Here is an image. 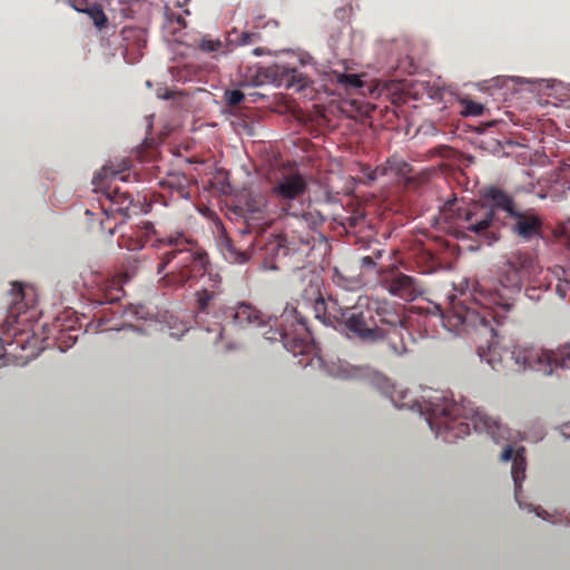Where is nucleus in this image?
<instances>
[{"instance_id": "obj_1", "label": "nucleus", "mask_w": 570, "mask_h": 570, "mask_svg": "<svg viewBox=\"0 0 570 570\" xmlns=\"http://www.w3.org/2000/svg\"><path fill=\"white\" fill-rule=\"evenodd\" d=\"M439 224L456 239H498V230L508 226L524 242L541 238L543 220L531 210L515 208L513 198L491 186L476 202L451 197L440 207Z\"/></svg>"}, {"instance_id": "obj_2", "label": "nucleus", "mask_w": 570, "mask_h": 570, "mask_svg": "<svg viewBox=\"0 0 570 570\" xmlns=\"http://www.w3.org/2000/svg\"><path fill=\"white\" fill-rule=\"evenodd\" d=\"M146 245L159 250L156 274L161 276L159 282L166 287L191 285L204 276L208 266V256L203 248L181 232L158 236L153 224L144 223L129 228V233L119 238V246L128 250H138Z\"/></svg>"}, {"instance_id": "obj_3", "label": "nucleus", "mask_w": 570, "mask_h": 570, "mask_svg": "<svg viewBox=\"0 0 570 570\" xmlns=\"http://www.w3.org/2000/svg\"><path fill=\"white\" fill-rule=\"evenodd\" d=\"M306 193V179L298 171L285 174L273 183L269 196L287 216V228L278 237V253L284 256L308 257L316 244L322 245V235L316 226L324 223V215L309 206H304L302 197Z\"/></svg>"}, {"instance_id": "obj_4", "label": "nucleus", "mask_w": 570, "mask_h": 570, "mask_svg": "<svg viewBox=\"0 0 570 570\" xmlns=\"http://www.w3.org/2000/svg\"><path fill=\"white\" fill-rule=\"evenodd\" d=\"M303 298L315 303V315L323 313V317L344 324L346 331L361 341L376 342L384 340L387 333L380 327L382 324L392 326V334L400 338V330L395 327L400 318L387 305L368 297H358L356 304L342 306L336 298L324 299L320 295V281L314 274L308 275V286L303 291Z\"/></svg>"}, {"instance_id": "obj_5", "label": "nucleus", "mask_w": 570, "mask_h": 570, "mask_svg": "<svg viewBox=\"0 0 570 570\" xmlns=\"http://www.w3.org/2000/svg\"><path fill=\"white\" fill-rule=\"evenodd\" d=\"M214 318L217 324L223 328L232 326L234 328H266L263 332V337L267 341H279L283 343L285 350L293 353V355H304L309 350V333L306 326V318L302 316L298 307L287 305L283 308V313L273 318V325H269L271 320L264 321L261 311L248 303H239L230 307H222L215 311Z\"/></svg>"}, {"instance_id": "obj_6", "label": "nucleus", "mask_w": 570, "mask_h": 570, "mask_svg": "<svg viewBox=\"0 0 570 570\" xmlns=\"http://www.w3.org/2000/svg\"><path fill=\"white\" fill-rule=\"evenodd\" d=\"M421 412L426 414L430 430L448 443L465 438L469 434V426H472L478 434H487L497 443L507 438L505 426L497 419L489 416L469 402H453L439 392L424 396Z\"/></svg>"}, {"instance_id": "obj_7", "label": "nucleus", "mask_w": 570, "mask_h": 570, "mask_svg": "<svg viewBox=\"0 0 570 570\" xmlns=\"http://www.w3.org/2000/svg\"><path fill=\"white\" fill-rule=\"evenodd\" d=\"M513 306L511 297L498 289H489L480 284L472 292V304L462 301L450 302L446 322L454 330H473L487 338L488 350L495 347V326L501 323L499 312H507Z\"/></svg>"}, {"instance_id": "obj_8", "label": "nucleus", "mask_w": 570, "mask_h": 570, "mask_svg": "<svg viewBox=\"0 0 570 570\" xmlns=\"http://www.w3.org/2000/svg\"><path fill=\"white\" fill-rule=\"evenodd\" d=\"M512 360L522 371L551 376L558 368H570V340L556 350L534 345H514Z\"/></svg>"}, {"instance_id": "obj_9", "label": "nucleus", "mask_w": 570, "mask_h": 570, "mask_svg": "<svg viewBox=\"0 0 570 570\" xmlns=\"http://www.w3.org/2000/svg\"><path fill=\"white\" fill-rule=\"evenodd\" d=\"M540 279H549V271L537 264L535 256L523 250H514L505 255L502 276H500L504 292L519 289L524 281L535 283Z\"/></svg>"}, {"instance_id": "obj_10", "label": "nucleus", "mask_w": 570, "mask_h": 570, "mask_svg": "<svg viewBox=\"0 0 570 570\" xmlns=\"http://www.w3.org/2000/svg\"><path fill=\"white\" fill-rule=\"evenodd\" d=\"M126 179L127 175L121 169L115 170L111 166L101 167L98 175L94 177V186L101 190V195L108 202V205L101 204V209L108 217H112L115 214L127 215L129 213L132 204L129 191L120 190L118 186L110 184L116 180L125 181Z\"/></svg>"}, {"instance_id": "obj_11", "label": "nucleus", "mask_w": 570, "mask_h": 570, "mask_svg": "<svg viewBox=\"0 0 570 570\" xmlns=\"http://www.w3.org/2000/svg\"><path fill=\"white\" fill-rule=\"evenodd\" d=\"M381 283L386 292L405 302H412L425 292L420 279L404 275L396 266H391L381 272Z\"/></svg>"}, {"instance_id": "obj_12", "label": "nucleus", "mask_w": 570, "mask_h": 570, "mask_svg": "<svg viewBox=\"0 0 570 570\" xmlns=\"http://www.w3.org/2000/svg\"><path fill=\"white\" fill-rule=\"evenodd\" d=\"M209 277V285L203 286L202 289L195 292V311H197V318H203L215 312H218L223 306L218 303L220 296V276L210 272H205Z\"/></svg>"}, {"instance_id": "obj_13", "label": "nucleus", "mask_w": 570, "mask_h": 570, "mask_svg": "<svg viewBox=\"0 0 570 570\" xmlns=\"http://www.w3.org/2000/svg\"><path fill=\"white\" fill-rule=\"evenodd\" d=\"M525 449L518 448L513 450L510 445H505L500 454V460L504 462L512 461V481H514V497L519 500L521 492V482L525 479Z\"/></svg>"}, {"instance_id": "obj_14", "label": "nucleus", "mask_w": 570, "mask_h": 570, "mask_svg": "<svg viewBox=\"0 0 570 570\" xmlns=\"http://www.w3.org/2000/svg\"><path fill=\"white\" fill-rule=\"evenodd\" d=\"M245 206H247V212L253 215V218H261L264 215L269 214H283L284 212L276 206V204L271 199L269 196L266 195H252L249 196V199H247V203H245Z\"/></svg>"}, {"instance_id": "obj_15", "label": "nucleus", "mask_w": 570, "mask_h": 570, "mask_svg": "<svg viewBox=\"0 0 570 570\" xmlns=\"http://www.w3.org/2000/svg\"><path fill=\"white\" fill-rule=\"evenodd\" d=\"M122 297V289L119 286V283L115 279H107L101 282L100 289H98V294H96V303L104 304H115L120 301Z\"/></svg>"}, {"instance_id": "obj_16", "label": "nucleus", "mask_w": 570, "mask_h": 570, "mask_svg": "<svg viewBox=\"0 0 570 570\" xmlns=\"http://www.w3.org/2000/svg\"><path fill=\"white\" fill-rule=\"evenodd\" d=\"M414 264L422 275H429L440 266V259L431 249L421 248L414 253Z\"/></svg>"}, {"instance_id": "obj_17", "label": "nucleus", "mask_w": 570, "mask_h": 570, "mask_svg": "<svg viewBox=\"0 0 570 570\" xmlns=\"http://www.w3.org/2000/svg\"><path fill=\"white\" fill-rule=\"evenodd\" d=\"M76 11L88 14V17L91 19V22H94V26L100 30L107 26V17L105 16V12H102L101 7L97 4L91 7L76 6Z\"/></svg>"}, {"instance_id": "obj_18", "label": "nucleus", "mask_w": 570, "mask_h": 570, "mask_svg": "<svg viewBox=\"0 0 570 570\" xmlns=\"http://www.w3.org/2000/svg\"><path fill=\"white\" fill-rule=\"evenodd\" d=\"M551 282L548 279H540L537 282L524 281L525 286V297L538 302L541 299V294L549 288V284Z\"/></svg>"}, {"instance_id": "obj_19", "label": "nucleus", "mask_w": 570, "mask_h": 570, "mask_svg": "<svg viewBox=\"0 0 570 570\" xmlns=\"http://www.w3.org/2000/svg\"><path fill=\"white\" fill-rule=\"evenodd\" d=\"M336 82L345 87L346 90H356L364 86V82L355 73H338Z\"/></svg>"}, {"instance_id": "obj_20", "label": "nucleus", "mask_w": 570, "mask_h": 570, "mask_svg": "<svg viewBox=\"0 0 570 570\" xmlns=\"http://www.w3.org/2000/svg\"><path fill=\"white\" fill-rule=\"evenodd\" d=\"M199 50L205 53L220 52L223 50V42L218 39L203 38L202 41H199Z\"/></svg>"}, {"instance_id": "obj_21", "label": "nucleus", "mask_w": 570, "mask_h": 570, "mask_svg": "<svg viewBox=\"0 0 570 570\" xmlns=\"http://www.w3.org/2000/svg\"><path fill=\"white\" fill-rule=\"evenodd\" d=\"M335 283L336 285L346 288V291H354L355 288L360 287L362 282H360V279L356 277L345 278L343 275L336 272Z\"/></svg>"}, {"instance_id": "obj_22", "label": "nucleus", "mask_w": 570, "mask_h": 570, "mask_svg": "<svg viewBox=\"0 0 570 570\" xmlns=\"http://www.w3.org/2000/svg\"><path fill=\"white\" fill-rule=\"evenodd\" d=\"M223 98H225V102H227V106L236 107L244 99V95L242 94L240 90H228V91H225V95H223Z\"/></svg>"}, {"instance_id": "obj_23", "label": "nucleus", "mask_w": 570, "mask_h": 570, "mask_svg": "<svg viewBox=\"0 0 570 570\" xmlns=\"http://www.w3.org/2000/svg\"><path fill=\"white\" fill-rule=\"evenodd\" d=\"M382 257V250L376 249L373 252L372 255H365L363 258H361V267H363L366 271H371L375 266V262Z\"/></svg>"}, {"instance_id": "obj_24", "label": "nucleus", "mask_w": 570, "mask_h": 570, "mask_svg": "<svg viewBox=\"0 0 570 570\" xmlns=\"http://www.w3.org/2000/svg\"><path fill=\"white\" fill-rule=\"evenodd\" d=\"M464 114L470 117H480L483 114V106L476 101L466 100L464 102Z\"/></svg>"}, {"instance_id": "obj_25", "label": "nucleus", "mask_w": 570, "mask_h": 570, "mask_svg": "<svg viewBox=\"0 0 570 570\" xmlns=\"http://www.w3.org/2000/svg\"><path fill=\"white\" fill-rule=\"evenodd\" d=\"M429 154H430V156H433V157L446 158L450 156V148L444 145L438 146V147H434L433 149H430Z\"/></svg>"}, {"instance_id": "obj_26", "label": "nucleus", "mask_w": 570, "mask_h": 570, "mask_svg": "<svg viewBox=\"0 0 570 570\" xmlns=\"http://www.w3.org/2000/svg\"><path fill=\"white\" fill-rule=\"evenodd\" d=\"M389 346H391L392 353L402 355L405 353V346L403 345L402 341H399V343L393 341V337H389Z\"/></svg>"}, {"instance_id": "obj_27", "label": "nucleus", "mask_w": 570, "mask_h": 570, "mask_svg": "<svg viewBox=\"0 0 570 570\" xmlns=\"http://www.w3.org/2000/svg\"><path fill=\"white\" fill-rule=\"evenodd\" d=\"M257 39H258V35L257 33L243 32V33H240L239 43L240 45H250L254 41H256Z\"/></svg>"}, {"instance_id": "obj_28", "label": "nucleus", "mask_w": 570, "mask_h": 570, "mask_svg": "<svg viewBox=\"0 0 570 570\" xmlns=\"http://www.w3.org/2000/svg\"><path fill=\"white\" fill-rule=\"evenodd\" d=\"M385 175V166H376L373 170L368 171V180H376L379 177H382Z\"/></svg>"}, {"instance_id": "obj_29", "label": "nucleus", "mask_w": 570, "mask_h": 570, "mask_svg": "<svg viewBox=\"0 0 570 570\" xmlns=\"http://www.w3.org/2000/svg\"><path fill=\"white\" fill-rule=\"evenodd\" d=\"M177 195L179 197L187 199L188 198V191L186 190L185 186L177 187Z\"/></svg>"}, {"instance_id": "obj_30", "label": "nucleus", "mask_w": 570, "mask_h": 570, "mask_svg": "<svg viewBox=\"0 0 570 570\" xmlns=\"http://www.w3.org/2000/svg\"><path fill=\"white\" fill-rule=\"evenodd\" d=\"M248 259V256L245 253H239L237 256H235V262L243 264Z\"/></svg>"}, {"instance_id": "obj_31", "label": "nucleus", "mask_w": 570, "mask_h": 570, "mask_svg": "<svg viewBox=\"0 0 570 570\" xmlns=\"http://www.w3.org/2000/svg\"><path fill=\"white\" fill-rule=\"evenodd\" d=\"M76 6L91 7V6L87 4L83 0H71V8H75Z\"/></svg>"}, {"instance_id": "obj_32", "label": "nucleus", "mask_w": 570, "mask_h": 570, "mask_svg": "<svg viewBox=\"0 0 570 570\" xmlns=\"http://www.w3.org/2000/svg\"><path fill=\"white\" fill-rule=\"evenodd\" d=\"M262 53H264V49H262V48H255V49H253V55H255V56H261Z\"/></svg>"}, {"instance_id": "obj_33", "label": "nucleus", "mask_w": 570, "mask_h": 570, "mask_svg": "<svg viewBox=\"0 0 570 570\" xmlns=\"http://www.w3.org/2000/svg\"><path fill=\"white\" fill-rule=\"evenodd\" d=\"M3 357V345L1 344L0 340V366H1V358Z\"/></svg>"}, {"instance_id": "obj_34", "label": "nucleus", "mask_w": 570, "mask_h": 570, "mask_svg": "<svg viewBox=\"0 0 570 570\" xmlns=\"http://www.w3.org/2000/svg\"><path fill=\"white\" fill-rule=\"evenodd\" d=\"M177 23L183 24V18L181 17H177Z\"/></svg>"}, {"instance_id": "obj_35", "label": "nucleus", "mask_w": 570, "mask_h": 570, "mask_svg": "<svg viewBox=\"0 0 570 570\" xmlns=\"http://www.w3.org/2000/svg\"><path fill=\"white\" fill-rule=\"evenodd\" d=\"M406 166H407V164H405V163L401 161V167H406ZM401 167H399V170H401V171H402V168H401Z\"/></svg>"}, {"instance_id": "obj_36", "label": "nucleus", "mask_w": 570, "mask_h": 570, "mask_svg": "<svg viewBox=\"0 0 570 570\" xmlns=\"http://www.w3.org/2000/svg\"><path fill=\"white\" fill-rule=\"evenodd\" d=\"M390 165H392V160L391 159L386 160V166H390Z\"/></svg>"}, {"instance_id": "obj_37", "label": "nucleus", "mask_w": 570, "mask_h": 570, "mask_svg": "<svg viewBox=\"0 0 570 570\" xmlns=\"http://www.w3.org/2000/svg\"><path fill=\"white\" fill-rule=\"evenodd\" d=\"M556 291H558V293H561V287H556Z\"/></svg>"}, {"instance_id": "obj_38", "label": "nucleus", "mask_w": 570, "mask_h": 570, "mask_svg": "<svg viewBox=\"0 0 570 570\" xmlns=\"http://www.w3.org/2000/svg\"><path fill=\"white\" fill-rule=\"evenodd\" d=\"M482 350H483V347H478V351H480V352H481ZM480 356H483V355H482V354H480Z\"/></svg>"}]
</instances>
